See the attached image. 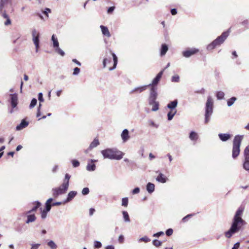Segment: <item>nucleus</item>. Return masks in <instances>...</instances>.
Here are the masks:
<instances>
[{"label": "nucleus", "mask_w": 249, "mask_h": 249, "mask_svg": "<svg viewBox=\"0 0 249 249\" xmlns=\"http://www.w3.org/2000/svg\"><path fill=\"white\" fill-rule=\"evenodd\" d=\"M41 206V203L39 201L36 202V205L30 211L26 212V214L31 213L33 212H36L37 209Z\"/></svg>", "instance_id": "nucleus-29"}, {"label": "nucleus", "mask_w": 249, "mask_h": 249, "mask_svg": "<svg viewBox=\"0 0 249 249\" xmlns=\"http://www.w3.org/2000/svg\"><path fill=\"white\" fill-rule=\"evenodd\" d=\"M128 203V199L127 197H124L122 200V205L124 207H127Z\"/></svg>", "instance_id": "nucleus-39"}, {"label": "nucleus", "mask_w": 249, "mask_h": 249, "mask_svg": "<svg viewBox=\"0 0 249 249\" xmlns=\"http://www.w3.org/2000/svg\"><path fill=\"white\" fill-rule=\"evenodd\" d=\"M55 49V52L58 53V54H59L60 55H61L62 56H64L65 55V53L59 47V46L57 47H55L54 48Z\"/></svg>", "instance_id": "nucleus-38"}, {"label": "nucleus", "mask_w": 249, "mask_h": 249, "mask_svg": "<svg viewBox=\"0 0 249 249\" xmlns=\"http://www.w3.org/2000/svg\"><path fill=\"white\" fill-rule=\"evenodd\" d=\"M171 13L172 15H175L177 14V10L176 8H173L171 10Z\"/></svg>", "instance_id": "nucleus-64"}, {"label": "nucleus", "mask_w": 249, "mask_h": 249, "mask_svg": "<svg viewBox=\"0 0 249 249\" xmlns=\"http://www.w3.org/2000/svg\"><path fill=\"white\" fill-rule=\"evenodd\" d=\"M152 106H153V107L151 110L153 111H156L159 108V104L158 102L153 103V104L152 105Z\"/></svg>", "instance_id": "nucleus-42"}, {"label": "nucleus", "mask_w": 249, "mask_h": 249, "mask_svg": "<svg viewBox=\"0 0 249 249\" xmlns=\"http://www.w3.org/2000/svg\"><path fill=\"white\" fill-rule=\"evenodd\" d=\"M99 144V140L98 139L95 138L93 140V141L91 142V143L90 144L88 149L86 150V152L87 153V151L89 150H91V149L94 148V147H96V146H97Z\"/></svg>", "instance_id": "nucleus-23"}, {"label": "nucleus", "mask_w": 249, "mask_h": 249, "mask_svg": "<svg viewBox=\"0 0 249 249\" xmlns=\"http://www.w3.org/2000/svg\"><path fill=\"white\" fill-rule=\"evenodd\" d=\"M194 214H189L188 215H187L186 216H185V217H184L182 219V221L183 222H186L188 219L189 218H190L191 217H192L193 215H194Z\"/></svg>", "instance_id": "nucleus-51"}, {"label": "nucleus", "mask_w": 249, "mask_h": 249, "mask_svg": "<svg viewBox=\"0 0 249 249\" xmlns=\"http://www.w3.org/2000/svg\"><path fill=\"white\" fill-rule=\"evenodd\" d=\"M146 190L149 194H152L155 191V185L148 182L146 185Z\"/></svg>", "instance_id": "nucleus-25"}, {"label": "nucleus", "mask_w": 249, "mask_h": 249, "mask_svg": "<svg viewBox=\"0 0 249 249\" xmlns=\"http://www.w3.org/2000/svg\"><path fill=\"white\" fill-rule=\"evenodd\" d=\"M69 184L63 181L62 184L59 187V188H60L63 192L66 193L69 188Z\"/></svg>", "instance_id": "nucleus-31"}, {"label": "nucleus", "mask_w": 249, "mask_h": 249, "mask_svg": "<svg viewBox=\"0 0 249 249\" xmlns=\"http://www.w3.org/2000/svg\"><path fill=\"white\" fill-rule=\"evenodd\" d=\"M157 97V89L156 87L153 86L150 89L149 96L148 99L149 105H152L153 103L157 102V101H156Z\"/></svg>", "instance_id": "nucleus-6"}, {"label": "nucleus", "mask_w": 249, "mask_h": 249, "mask_svg": "<svg viewBox=\"0 0 249 249\" xmlns=\"http://www.w3.org/2000/svg\"><path fill=\"white\" fill-rule=\"evenodd\" d=\"M29 125V122L26 121L25 119L21 120L20 123L16 126V130L19 131L25 127Z\"/></svg>", "instance_id": "nucleus-16"}, {"label": "nucleus", "mask_w": 249, "mask_h": 249, "mask_svg": "<svg viewBox=\"0 0 249 249\" xmlns=\"http://www.w3.org/2000/svg\"><path fill=\"white\" fill-rule=\"evenodd\" d=\"M1 13H2V16L4 18H9L8 17V15L6 13V12L5 10H3L2 12H0Z\"/></svg>", "instance_id": "nucleus-60"}, {"label": "nucleus", "mask_w": 249, "mask_h": 249, "mask_svg": "<svg viewBox=\"0 0 249 249\" xmlns=\"http://www.w3.org/2000/svg\"><path fill=\"white\" fill-rule=\"evenodd\" d=\"M147 87H148L147 85L136 87L130 91V94H133L134 93H141L142 91L146 90V89Z\"/></svg>", "instance_id": "nucleus-15"}, {"label": "nucleus", "mask_w": 249, "mask_h": 249, "mask_svg": "<svg viewBox=\"0 0 249 249\" xmlns=\"http://www.w3.org/2000/svg\"><path fill=\"white\" fill-rule=\"evenodd\" d=\"M115 6H111V7H109L107 9V13L108 14L112 13L115 10Z\"/></svg>", "instance_id": "nucleus-58"}, {"label": "nucleus", "mask_w": 249, "mask_h": 249, "mask_svg": "<svg viewBox=\"0 0 249 249\" xmlns=\"http://www.w3.org/2000/svg\"><path fill=\"white\" fill-rule=\"evenodd\" d=\"M51 10L50 8H46L44 10L42 11V13L46 16L47 17H48V13H51Z\"/></svg>", "instance_id": "nucleus-52"}, {"label": "nucleus", "mask_w": 249, "mask_h": 249, "mask_svg": "<svg viewBox=\"0 0 249 249\" xmlns=\"http://www.w3.org/2000/svg\"><path fill=\"white\" fill-rule=\"evenodd\" d=\"M225 93L221 91H217L216 93V96L218 100H222L224 98Z\"/></svg>", "instance_id": "nucleus-36"}, {"label": "nucleus", "mask_w": 249, "mask_h": 249, "mask_svg": "<svg viewBox=\"0 0 249 249\" xmlns=\"http://www.w3.org/2000/svg\"><path fill=\"white\" fill-rule=\"evenodd\" d=\"M222 142H226L231 139L232 135L230 133H219L218 135Z\"/></svg>", "instance_id": "nucleus-13"}, {"label": "nucleus", "mask_w": 249, "mask_h": 249, "mask_svg": "<svg viewBox=\"0 0 249 249\" xmlns=\"http://www.w3.org/2000/svg\"><path fill=\"white\" fill-rule=\"evenodd\" d=\"M47 245L51 249H56L57 245L52 240H50L47 243Z\"/></svg>", "instance_id": "nucleus-37"}, {"label": "nucleus", "mask_w": 249, "mask_h": 249, "mask_svg": "<svg viewBox=\"0 0 249 249\" xmlns=\"http://www.w3.org/2000/svg\"><path fill=\"white\" fill-rule=\"evenodd\" d=\"M72 166L73 167L76 168L80 165V162L76 160H73L71 161Z\"/></svg>", "instance_id": "nucleus-48"}, {"label": "nucleus", "mask_w": 249, "mask_h": 249, "mask_svg": "<svg viewBox=\"0 0 249 249\" xmlns=\"http://www.w3.org/2000/svg\"><path fill=\"white\" fill-rule=\"evenodd\" d=\"M76 191H70L67 196L66 199L64 201V203H67L71 201L77 195Z\"/></svg>", "instance_id": "nucleus-18"}, {"label": "nucleus", "mask_w": 249, "mask_h": 249, "mask_svg": "<svg viewBox=\"0 0 249 249\" xmlns=\"http://www.w3.org/2000/svg\"><path fill=\"white\" fill-rule=\"evenodd\" d=\"M124 220L125 222H130V219L129 214L126 211H124L122 212Z\"/></svg>", "instance_id": "nucleus-33"}, {"label": "nucleus", "mask_w": 249, "mask_h": 249, "mask_svg": "<svg viewBox=\"0 0 249 249\" xmlns=\"http://www.w3.org/2000/svg\"><path fill=\"white\" fill-rule=\"evenodd\" d=\"M10 104L12 107V108H15L18 103V95L16 93L11 94H10Z\"/></svg>", "instance_id": "nucleus-11"}, {"label": "nucleus", "mask_w": 249, "mask_h": 249, "mask_svg": "<svg viewBox=\"0 0 249 249\" xmlns=\"http://www.w3.org/2000/svg\"><path fill=\"white\" fill-rule=\"evenodd\" d=\"M243 138L244 135H237L234 137L232 149V157L234 159H236L240 154V146Z\"/></svg>", "instance_id": "nucleus-3"}, {"label": "nucleus", "mask_w": 249, "mask_h": 249, "mask_svg": "<svg viewBox=\"0 0 249 249\" xmlns=\"http://www.w3.org/2000/svg\"><path fill=\"white\" fill-rule=\"evenodd\" d=\"M97 161V160H89L86 167L87 170L90 172L94 171L96 169V165L93 162H96Z\"/></svg>", "instance_id": "nucleus-12"}, {"label": "nucleus", "mask_w": 249, "mask_h": 249, "mask_svg": "<svg viewBox=\"0 0 249 249\" xmlns=\"http://www.w3.org/2000/svg\"><path fill=\"white\" fill-rule=\"evenodd\" d=\"M104 159L120 160L123 157L124 153L116 148H107L101 151Z\"/></svg>", "instance_id": "nucleus-2"}, {"label": "nucleus", "mask_w": 249, "mask_h": 249, "mask_svg": "<svg viewBox=\"0 0 249 249\" xmlns=\"http://www.w3.org/2000/svg\"><path fill=\"white\" fill-rule=\"evenodd\" d=\"M166 234L167 236H171L173 233V230L172 229H168L166 231Z\"/></svg>", "instance_id": "nucleus-53"}, {"label": "nucleus", "mask_w": 249, "mask_h": 249, "mask_svg": "<svg viewBox=\"0 0 249 249\" xmlns=\"http://www.w3.org/2000/svg\"><path fill=\"white\" fill-rule=\"evenodd\" d=\"M80 71V69L78 68V67L75 68L73 69V75H78Z\"/></svg>", "instance_id": "nucleus-54"}, {"label": "nucleus", "mask_w": 249, "mask_h": 249, "mask_svg": "<svg viewBox=\"0 0 249 249\" xmlns=\"http://www.w3.org/2000/svg\"><path fill=\"white\" fill-rule=\"evenodd\" d=\"M168 50V46L165 44H163L161 45V49H160V55L163 56L164 55L166 52Z\"/></svg>", "instance_id": "nucleus-28"}, {"label": "nucleus", "mask_w": 249, "mask_h": 249, "mask_svg": "<svg viewBox=\"0 0 249 249\" xmlns=\"http://www.w3.org/2000/svg\"><path fill=\"white\" fill-rule=\"evenodd\" d=\"M10 0H0V12H2L4 8L10 3Z\"/></svg>", "instance_id": "nucleus-21"}, {"label": "nucleus", "mask_w": 249, "mask_h": 249, "mask_svg": "<svg viewBox=\"0 0 249 249\" xmlns=\"http://www.w3.org/2000/svg\"><path fill=\"white\" fill-rule=\"evenodd\" d=\"M171 81L172 82H178L179 81V76L178 75H175L171 78Z\"/></svg>", "instance_id": "nucleus-44"}, {"label": "nucleus", "mask_w": 249, "mask_h": 249, "mask_svg": "<svg viewBox=\"0 0 249 249\" xmlns=\"http://www.w3.org/2000/svg\"><path fill=\"white\" fill-rule=\"evenodd\" d=\"M36 103H37L36 99V98L32 99V100H31V103L30 104V106H29V108L31 109L33 108L36 105Z\"/></svg>", "instance_id": "nucleus-40"}, {"label": "nucleus", "mask_w": 249, "mask_h": 249, "mask_svg": "<svg viewBox=\"0 0 249 249\" xmlns=\"http://www.w3.org/2000/svg\"><path fill=\"white\" fill-rule=\"evenodd\" d=\"M111 54L113 57L114 64H113V66L112 67H110L109 68V71H112V70H114L116 67L117 62H118V58H117V57L116 55V54L114 53H112V52H111Z\"/></svg>", "instance_id": "nucleus-26"}, {"label": "nucleus", "mask_w": 249, "mask_h": 249, "mask_svg": "<svg viewBox=\"0 0 249 249\" xmlns=\"http://www.w3.org/2000/svg\"><path fill=\"white\" fill-rule=\"evenodd\" d=\"M237 98L235 97H232L227 100V106L230 107L233 105L234 102L237 100Z\"/></svg>", "instance_id": "nucleus-34"}, {"label": "nucleus", "mask_w": 249, "mask_h": 249, "mask_svg": "<svg viewBox=\"0 0 249 249\" xmlns=\"http://www.w3.org/2000/svg\"><path fill=\"white\" fill-rule=\"evenodd\" d=\"M48 211H46V210H42L41 212V217L42 219H45L46 218L47 215V213H48Z\"/></svg>", "instance_id": "nucleus-50"}, {"label": "nucleus", "mask_w": 249, "mask_h": 249, "mask_svg": "<svg viewBox=\"0 0 249 249\" xmlns=\"http://www.w3.org/2000/svg\"><path fill=\"white\" fill-rule=\"evenodd\" d=\"M119 243H123L124 241V237L123 235H120L118 238Z\"/></svg>", "instance_id": "nucleus-59"}, {"label": "nucleus", "mask_w": 249, "mask_h": 249, "mask_svg": "<svg viewBox=\"0 0 249 249\" xmlns=\"http://www.w3.org/2000/svg\"><path fill=\"white\" fill-rule=\"evenodd\" d=\"M189 138L192 141H196L198 139V136L196 132L191 131L189 134Z\"/></svg>", "instance_id": "nucleus-30"}, {"label": "nucleus", "mask_w": 249, "mask_h": 249, "mask_svg": "<svg viewBox=\"0 0 249 249\" xmlns=\"http://www.w3.org/2000/svg\"><path fill=\"white\" fill-rule=\"evenodd\" d=\"M152 243H153V245H154L156 247H158L161 245L162 242H161L160 241H159L157 239H154Z\"/></svg>", "instance_id": "nucleus-41"}, {"label": "nucleus", "mask_w": 249, "mask_h": 249, "mask_svg": "<svg viewBox=\"0 0 249 249\" xmlns=\"http://www.w3.org/2000/svg\"><path fill=\"white\" fill-rule=\"evenodd\" d=\"M38 99L40 102H43L44 99L43 97V94L41 92H39L38 94Z\"/></svg>", "instance_id": "nucleus-56"}, {"label": "nucleus", "mask_w": 249, "mask_h": 249, "mask_svg": "<svg viewBox=\"0 0 249 249\" xmlns=\"http://www.w3.org/2000/svg\"><path fill=\"white\" fill-rule=\"evenodd\" d=\"M241 24L243 26H248L249 24V21L247 19L244 20L241 22Z\"/></svg>", "instance_id": "nucleus-63"}, {"label": "nucleus", "mask_w": 249, "mask_h": 249, "mask_svg": "<svg viewBox=\"0 0 249 249\" xmlns=\"http://www.w3.org/2000/svg\"><path fill=\"white\" fill-rule=\"evenodd\" d=\"M53 200V198H50L46 202L45 204V209L44 210L46 211L50 212L52 207V202Z\"/></svg>", "instance_id": "nucleus-22"}, {"label": "nucleus", "mask_w": 249, "mask_h": 249, "mask_svg": "<svg viewBox=\"0 0 249 249\" xmlns=\"http://www.w3.org/2000/svg\"><path fill=\"white\" fill-rule=\"evenodd\" d=\"M164 235V232L163 231H159L158 232H157L156 233H154L153 235V237H159L160 236Z\"/></svg>", "instance_id": "nucleus-55"}, {"label": "nucleus", "mask_w": 249, "mask_h": 249, "mask_svg": "<svg viewBox=\"0 0 249 249\" xmlns=\"http://www.w3.org/2000/svg\"><path fill=\"white\" fill-rule=\"evenodd\" d=\"M176 113H177L176 109H175V111L171 110L170 111H169L167 114L168 120L169 121H171V120H172L174 116L176 115Z\"/></svg>", "instance_id": "nucleus-35"}, {"label": "nucleus", "mask_w": 249, "mask_h": 249, "mask_svg": "<svg viewBox=\"0 0 249 249\" xmlns=\"http://www.w3.org/2000/svg\"><path fill=\"white\" fill-rule=\"evenodd\" d=\"M32 36L34 43L36 46V52H38V48H39V34L36 30L34 29L32 31Z\"/></svg>", "instance_id": "nucleus-8"}, {"label": "nucleus", "mask_w": 249, "mask_h": 249, "mask_svg": "<svg viewBox=\"0 0 249 249\" xmlns=\"http://www.w3.org/2000/svg\"><path fill=\"white\" fill-rule=\"evenodd\" d=\"M27 214V219L26 221V223L27 224H29L31 222H34L36 220V217L34 214H30V213H29V214Z\"/></svg>", "instance_id": "nucleus-27"}, {"label": "nucleus", "mask_w": 249, "mask_h": 249, "mask_svg": "<svg viewBox=\"0 0 249 249\" xmlns=\"http://www.w3.org/2000/svg\"><path fill=\"white\" fill-rule=\"evenodd\" d=\"M89 193V188L88 187L84 188L82 191V194L83 195H87Z\"/></svg>", "instance_id": "nucleus-49"}, {"label": "nucleus", "mask_w": 249, "mask_h": 249, "mask_svg": "<svg viewBox=\"0 0 249 249\" xmlns=\"http://www.w3.org/2000/svg\"><path fill=\"white\" fill-rule=\"evenodd\" d=\"M199 52V50L195 48H189L182 52V55L186 58H188L192 55L196 53Z\"/></svg>", "instance_id": "nucleus-9"}, {"label": "nucleus", "mask_w": 249, "mask_h": 249, "mask_svg": "<svg viewBox=\"0 0 249 249\" xmlns=\"http://www.w3.org/2000/svg\"><path fill=\"white\" fill-rule=\"evenodd\" d=\"M102 243L98 241H95L94 242V247L96 249H99L102 247Z\"/></svg>", "instance_id": "nucleus-45"}, {"label": "nucleus", "mask_w": 249, "mask_h": 249, "mask_svg": "<svg viewBox=\"0 0 249 249\" xmlns=\"http://www.w3.org/2000/svg\"><path fill=\"white\" fill-rule=\"evenodd\" d=\"M244 160L243 161V168L249 172V145L246 147L244 151Z\"/></svg>", "instance_id": "nucleus-7"}, {"label": "nucleus", "mask_w": 249, "mask_h": 249, "mask_svg": "<svg viewBox=\"0 0 249 249\" xmlns=\"http://www.w3.org/2000/svg\"><path fill=\"white\" fill-rule=\"evenodd\" d=\"M156 180L162 183H165L167 180V178L161 173H160L156 178Z\"/></svg>", "instance_id": "nucleus-20"}, {"label": "nucleus", "mask_w": 249, "mask_h": 249, "mask_svg": "<svg viewBox=\"0 0 249 249\" xmlns=\"http://www.w3.org/2000/svg\"><path fill=\"white\" fill-rule=\"evenodd\" d=\"M121 136L124 142H127L130 138L129 131L128 129H124L121 133Z\"/></svg>", "instance_id": "nucleus-14"}, {"label": "nucleus", "mask_w": 249, "mask_h": 249, "mask_svg": "<svg viewBox=\"0 0 249 249\" xmlns=\"http://www.w3.org/2000/svg\"><path fill=\"white\" fill-rule=\"evenodd\" d=\"M230 30V29H229L227 31L224 32L222 33L221 36H218L212 43L209 44L207 46V50L211 51L215 48L216 46L222 44L229 36Z\"/></svg>", "instance_id": "nucleus-4"}, {"label": "nucleus", "mask_w": 249, "mask_h": 249, "mask_svg": "<svg viewBox=\"0 0 249 249\" xmlns=\"http://www.w3.org/2000/svg\"><path fill=\"white\" fill-rule=\"evenodd\" d=\"M239 246L240 243L237 242L234 245L233 247L231 249H238L239 248Z\"/></svg>", "instance_id": "nucleus-62"}, {"label": "nucleus", "mask_w": 249, "mask_h": 249, "mask_svg": "<svg viewBox=\"0 0 249 249\" xmlns=\"http://www.w3.org/2000/svg\"><path fill=\"white\" fill-rule=\"evenodd\" d=\"M52 192L53 196L55 198L57 197L59 195L65 194L60 188H59V187L53 188Z\"/></svg>", "instance_id": "nucleus-17"}, {"label": "nucleus", "mask_w": 249, "mask_h": 249, "mask_svg": "<svg viewBox=\"0 0 249 249\" xmlns=\"http://www.w3.org/2000/svg\"><path fill=\"white\" fill-rule=\"evenodd\" d=\"M140 191V189L139 187H136L135 188H134L132 191V193L134 195V194H138L139 193Z\"/></svg>", "instance_id": "nucleus-57"}, {"label": "nucleus", "mask_w": 249, "mask_h": 249, "mask_svg": "<svg viewBox=\"0 0 249 249\" xmlns=\"http://www.w3.org/2000/svg\"><path fill=\"white\" fill-rule=\"evenodd\" d=\"M244 210V208L240 206L236 211L231 228L225 232V235L227 238H231L233 234L238 232L242 229V226L246 224L245 221L241 217Z\"/></svg>", "instance_id": "nucleus-1"}, {"label": "nucleus", "mask_w": 249, "mask_h": 249, "mask_svg": "<svg viewBox=\"0 0 249 249\" xmlns=\"http://www.w3.org/2000/svg\"><path fill=\"white\" fill-rule=\"evenodd\" d=\"M40 244H33L32 246L31 249H37L40 246Z\"/></svg>", "instance_id": "nucleus-61"}, {"label": "nucleus", "mask_w": 249, "mask_h": 249, "mask_svg": "<svg viewBox=\"0 0 249 249\" xmlns=\"http://www.w3.org/2000/svg\"><path fill=\"white\" fill-rule=\"evenodd\" d=\"M111 62V57H109V58H104L103 62L104 68H105L106 67V64L107 63H110Z\"/></svg>", "instance_id": "nucleus-47"}, {"label": "nucleus", "mask_w": 249, "mask_h": 249, "mask_svg": "<svg viewBox=\"0 0 249 249\" xmlns=\"http://www.w3.org/2000/svg\"><path fill=\"white\" fill-rule=\"evenodd\" d=\"M71 175L68 174H66L65 176V178L63 180V182H66L69 184V181L71 178Z\"/></svg>", "instance_id": "nucleus-46"}, {"label": "nucleus", "mask_w": 249, "mask_h": 249, "mask_svg": "<svg viewBox=\"0 0 249 249\" xmlns=\"http://www.w3.org/2000/svg\"><path fill=\"white\" fill-rule=\"evenodd\" d=\"M178 104V101L177 99H175L173 101L170 102L167 106V107L172 110L176 109Z\"/></svg>", "instance_id": "nucleus-19"}, {"label": "nucleus", "mask_w": 249, "mask_h": 249, "mask_svg": "<svg viewBox=\"0 0 249 249\" xmlns=\"http://www.w3.org/2000/svg\"><path fill=\"white\" fill-rule=\"evenodd\" d=\"M213 102L211 96H208L206 103L204 123L209 122L213 112Z\"/></svg>", "instance_id": "nucleus-5"}, {"label": "nucleus", "mask_w": 249, "mask_h": 249, "mask_svg": "<svg viewBox=\"0 0 249 249\" xmlns=\"http://www.w3.org/2000/svg\"><path fill=\"white\" fill-rule=\"evenodd\" d=\"M100 28L101 29V31H102V34L105 36H107V37H110V34L109 32V30L108 29V28L106 27V26H104L103 25H101L100 26Z\"/></svg>", "instance_id": "nucleus-24"}, {"label": "nucleus", "mask_w": 249, "mask_h": 249, "mask_svg": "<svg viewBox=\"0 0 249 249\" xmlns=\"http://www.w3.org/2000/svg\"><path fill=\"white\" fill-rule=\"evenodd\" d=\"M51 39L53 42V47L54 48L59 46V42L58 41L57 37L54 35H53L52 36Z\"/></svg>", "instance_id": "nucleus-32"}, {"label": "nucleus", "mask_w": 249, "mask_h": 249, "mask_svg": "<svg viewBox=\"0 0 249 249\" xmlns=\"http://www.w3.org/2000/svg\"><path fill=\"white\" fill-rule=\"evenodd\" d=\"M164 70H161L160 72L158 73V74L156 75V76L154 78L152 81L151 84L147 85L148 87H151V88L153 86L156 87V86L158 85L160 79H161L162 75L163 73Z\"/></svg>", "instance_id": "nucleus-10"}, {"label": "nucleus", "mask_w": 249, "mask_h": 249, "mask_svg": "<svg viewBox=\"0 0 249 249\" xmlns=\"http://www.w3.org/2000/svg\"><path fill=\"white\" fill-rule=\"evenodd\" d=\"M150 241V239L147 237V236H145L144 237H142V238H140L139 240H138V242H144L145 243H147V242H148Z\"/></svg>", "instance_id": "nucleus-43"}]
</instances>
